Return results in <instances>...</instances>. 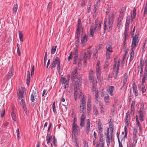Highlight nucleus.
Instances as JSON below:
<instances>
[{"label": "nucleus", "instance_id": "nucleus-53", "mask_svg": "<svg viewBox=\"0 0 147 147\" xmlns=\"http://www.w3.org/2000/svg\"><path fill=\"white\" fill-rule=\"evenodd\" d=\"M99 140L100 143H105V139L104 138H100Z\"/></svg>", "mask_w": 147, "mask_h": 147}, {"label": "nucleus", "instance_id": "nucleus-47", "mask_svg": "<svg viewBox=\"0 0 147 147\" xmlns=\"http://www.w3.org/2000/svg\"><path fill=\"white\" fill-rule=\"evenodd\" d=\"M139 35V32L138 31H137L136 32V34H135V36H133V35H132V38L134 37V38H137H137H139L138 37Z\"/></svg>", "mask_w": 147, "mask_h": 147}, {"label": "nucleus", "instance_id": "nucleus-59", "mask_svg": "<svg viewBox=\"0 0 147 147\" xmlns=\"http://www.w3.org/2000/svg\"><path fill=\"white\" fill-rule=\"evenodd\" d=\"M104 30H106L107 29V25L106 24V21H105L104 22Z\"/></svg>", "mask_w": 147, "mask_h": 147}, {"label": "nucleus", "instance_id": "nucleus-56", "mask_svg": "<svg viewBox=\"0 0 147 147\" xmlns=\"http://www.w3.org/2000/svg\"><path fill=\"white\" fill-rule=\"evenodd\" d=\"M127 80L126 79H123V86L124 87L125 86V84L126 82H127Z\"/></svg>", "mask_w": 147, "mask_h": 147}, {"label": "nucleus", "instance_id": "nucleus-60", "mask_svg": "<svg viewBox=\"0 0 147 147\" xmlns=\"http://www.w3.org/2000/svg\"><path fill=\"white\" fill-rule=\"evenodd\" d=\"M98 5H96L94 6V12L95 13L96 11L97 10V7Z\"/></svg>", "mask_w": 147, "mask_h": 147}, {"label": "nucleus", "instance_id": "nucleus-1", "mask_svg": "<svg viewBox=\"0 0 147 147\" xmlns=\"http://www.w3.org/2000/svg\"><path fill=\"white\" fill-rule=\"evenodd\" d=\"M102 22H100L99 23L98 25V20L96 19L95 21V25L94 26L92 25L90 28V37H93L94 33L98 29H100V28L101 24Z\"/></svg>", "mask_w": 147, "mask_h": 147}, {"label": "nucleus", "instance_id": "nucleus-15", "mask_svg": "<svg viewBox=\"0 0 147 147\" xmlns=\"http://www.w3.org/2000/svg\"><path fill=\"white\" fill-rule=\"evenodd\" d=\"M60 62V61L58 57H57L55 58L54 60L51 64V69H52L53 68H54L55 67L56 65L59 63Z\"/></svg>", "mask_w": 147, "mask_h": 147}, {"label": "nucleus", "instance_id": "nucleus-36", "mask_svg": "<svg viewBox=\"0 0 147 147\" xmlns=\"http://www.w3.org/2000/svg\"><path fill=\"white\" fill-rule=\"evenodd\" d=\"M136 16V10L134 8L133 10L132 15H131V21H133V19H134Z\"/></svg>", "mask_w": 147, "mask_h": 147}, {"label": "nucleus", "instance_id": "nucleus-6", "mask_svg": "<svg viewBox=\"0 0 147 147\" xmlns=\"http://www.w3.org/2000/svg\"><path fill=\"white\" fill-rule=\"evenodd\" d=\"M106 48L107 50L106 53V58L107 59H109L110 58V55L112 52V48L110 45H107Z\"/></svg>", "mask_w": 147, "mask_h": 147}, {"label": "nucleus", "instance_id": "nucleus-13", "mask_svg": "<svg viewBox=\"0 0 147 147\" xmlns=\"http://www.w3.org/2000/svg\"><path fill=\"white\" fill-rule=\"evenodd\" d=\"M89 80L91 83H93L95 81H96L95 80H94V74H93V71L91 69L89 71Z\"/></svg>", "mask_w": 147, "mask_h": 147}, {"label": "nucleus", "instance_id": "nucleus-7", "mask_svg": "<svg viewBox=\"0 0 147 147\" xmlns=\"http://www.w3.org/2000/svg\"><path fill=\"white\" fill-rule=\"evenodd\" d=\"M90 48H89L87 51V53H85L83 55V58L84 59V63L87 62L86 61L87 59H89L91 57V54L90 51Z\"/></svg>", "mask_w": 147, "mask_h": 147}, {"label": "nucleus", "instance_id": "nucleus-3", "mask_svg": "<svg viewBox=\"0 0 147 147\" xmlns=\"http://www.w3.org/2000/svg\"><path fill=\"white\" fill-rule=\"evenodd\" d=\"M114 15L112 13H110L109 16L108 18V26L109 28V30L112 28L113 22V19Z\"/></svg>", "mask_w": 147, "mask_h": 147}, {"label": "nucleus", "instance_id": "nucleus-51", "mask_svg": "<svg viewBox=\"0 0 147 147\" xmlns=\"http://www.w3.org/2000/svg\"><path fill=\"white\" fill-rule=\"evenodd\" d=\"M141 91L143 93L145 92H146L145 88V86L143 85L142 87Z\"/></svg>", "mask_w": 147, "mask_h": 147}, {"label": "nucleus", "instance_id": "nucleus-54", "mask_svg": "<svg viewBox=\"0 0 147 147\" xmlns=\"http://www.w3.org/2000/svg\"><path fill=\"white\" fill-rule=\"evenodd\" d=\"M77 37L78 38H79L80 34V30H77Z\"/></svg>", "mask_w": 147, "mask_h": 147}, {"label": "nucleus", "instance_id": "nucleus-33", "mask_svg": "<svg viewBox=\"0 0 147 147\" xmlns=\"http://www.w3.org/2000/svg\"><path fill=\"white\" fill-rule=\"evenodd\" d=\"M52 138L51 136H48L47 139V144L49 145V144H50L51 147H53V144L51 142V141Z\"/></svg>", "mask_w": 147, "mask_h": 147}, {"label": "nucleus", "instance_id": "nucleus-19", "mask_svg": "<svg viewBox=\"0 0 147 147\" xmlns=\"http://www.w3.org/2000/svg\"><path fill=\"white\" fill-rule=\"evenodd\" d=\"M91 106V99L90 97L88 99L87 102V112H90Z\"/></svg>", "mask_w": 147, "mask_h": 147}, {"label": "nucleus", "instance_id": "nucleus-37", "mask_svg": "<svg viewBox=\"0 0 147 147\" xmlns=\"http://www.w3.org/2000/svg\"><path fill=\"white\" fill-rule=\"evenodd\" d=\"M11 116L12 119L14 121H16V116L15 112L14 111V110H12V112L11 113Z\"/></svg>", "mask_w": 147, "mask_h": 147}, {"label": "nucleus", "instance_id": "nucleus-55", "mask_svg": "<svg viewBox=\"0 0 147 147\" xmlns=\"http://www.w3.org/2000/svg\"><path fill=\"white\" fill-rule=\"evenodd\" d=\"M25 113L26 115H27L28 114V111L27 110V108L26 107V106L24 107H23Z\"/></svg>", "mask_w": 147, "mask_h": 147}, {"label": "nucleus", "instance_id": "nucleus-28", "mask_svg": "<svg viewBox=\"0 0 147 147\" xmlns=\"http://www.w3.org/2000/svg\"><path fill=\"white\" fill-rule=\"evenodd\" d=\"M98 104L100 106V113L101 114H104V111L103 109V104L101 102H99Z\"/></svg>", "mask_w": 147, "mask_h": 147}, {"label": "nucleus", "instance_id": "nucleus-23", "mask_svg": "<svg viewBox=\"0 0 147 147\" xmlns=\"http://www.w3.org/2000/svg\"><path fill=\"white\" fill-rule=\"evenodd\" d=\"M98 128L99 132H102L103 131V128L102 127V125L101 123L100 122V121H98Z\"/></svg>", "mask_w": 147, "mask_h": 147}, {"label": "nucleus", "instance_id": "nucleus-38", "mask_svg": "<svg viewBox=\"0 0 147 147\" xmlns=\"http://www.w3.org/2000/svg\"><path fill=\"white\" fill-rule=\"evenodd\" d=\"M93 112L94 115L96 116H97L99 115V113L98 112L96 107H93Z\"/></svg>", "mask_w": 147, "mask_h": 147}, {"label": "nucleus", "instance_id": "nucleus-63", "mask_svg": "<svg viewBox=\"0 0 147 147\" xmlns=\"http://www.w3.org/2000/svg\"><path fill=\"white\" fill-rule=\"evenodd\" d=\"M57 142V140L55 138V137H54V140L53 143L54 145L55 146H56V144Z\"/></svg>", "mask_w": 147, "mask_h": 147}, {"label": "nucleus", "instance_id": "nucleus-43", "mask_svg": "<svg viewBox=\"0 0 147 147\" xmlns=\"http://www.w3.org/2000/svg\"><path fill=\"white\" fill-rule=\"evenodd\" d=\"M82 28V26L80 21H79L78 23V28L77 30H80Z\"/></svg>", "mask_w": 147, "mask_h": 147}, {"label": "nucleus", "instance_id": "nucleus-29", "mask_svg": "<svg viewBox=\"0 0 147 147\" xmlns=\"http://www.w3.org/2000/svg\"><path fill=\"white\" fill-rule=\"evenodd\" d=\"M138 114L139 117H140V120L141 122L144 121V115L143 113L141 111H138Z\"/></svg>", "mask_w": 147, "mask_h": 147}, {"label": "nucleus", "instance_id": "nucleus-8", "mask_svg": "<svg viewBox=\"0 0 147 147\" xmlns=\"http://www.w3.org/2000/svg\"><path fill=\"white\" fill-rule=\"evenodd\" d=\"M119 61L118 62L117 64V62L116 61L115 59L114 63L113 66V70L114 71H115V78H116L118 72L119 67Z\"/></svg>", "mask_w": 147, "mask_h": 147}, {"label": "nucleus", "instance_id": "nucleus-49", "mask_svg": "<svg viewBox=\"0 0 147 147\" xmlns=\"http://www.w3.org/2000/svg\"><path fill=\"white\" fill-rule=\"evenodd\" d=\"M20 103L21 105H22L23 107L26 106L25 103L23 99H22L20 102Z\"/></svg>", "mask_w": 147, "mask_h": 147}, {"label": "nucleus", "instance_id": "nucleus-21", "mask_svg": "<svg viewBox=\"0 0 147 147\" xmlns=\"http://www.w3.org/2000/svg\"><path fill=\"white\" fill-rule=\"evenodd\" d=\"M36 90L35 89V90H32V92L31 96L30 98L31 101L32 102H34V97H36Z\"/></svg>", "mask_w": 147, "mask_h": 147}, {"label": "nucleus", "instance_id": "nucleus-9", "mask_svg": "<svg viewBox=\"0 0 147 147\" xmlns=\"http://www.w3.org/2000/svg\"><path fill=\"white\" fill-rule=\"evenodd\" d=\"M18 91L19 92H18V94L19 99H21L22 98H23L24 95L26 96V89L25 88H24L22 91L18 90Z\"/></svg>", "mask_w": 147, "mask_h": 147}, {"label": "nucleus", "instance_id": "nucleus-62", "mask_svg": "<svg viewBox=\"0 0 147 147\" xmlns=\"http://www.w3.org/2000/svg\"><path fill=\"white\" fill-rule=\"evenodd\" d=\"M73 56L71 54L68 57L67 61H69L70 59H72Z\"/></svg>", "mask_w": 147, "mask_h": 147}, {"label": "nucleus", "instance_id": "nucleus-41", "mask_svg": "<svg viewBox=\"0 0 147 147\" xmlns=\"http://www.w3.org/2000/svg\"><path fill=\"white\" fill-rule=\"evenodd\" d=\"M97 52V50L96 49L94 51L93 56L94 59H97L98 55Z\"/></svg>", "mask_w": 147, "mask_h": 147}, {"label": "nucleus", "instance_id": "nucleus-40", "mask_svg": "<svg viewBox=\"0 0 147 147\" xmlns=\"http://www.w3.org/2000/svg\"><path fill=\"white\" fill-rule=\"evenodd\" d=\"M147 14V1H146L145 7L144 10L143 16L145 17Z\"/></svg>", "mask_w": 147, "mask_h": 147}, {"label": "nucleus", "instance_id": "nucleus-20", "mask_svg": "<svg viewBox=\"0 0 147 147\" xmlns=\"http://www.w3.org/2000/svg\"><path fill=\"white\" fill-rule=\"evenodd\" d=\"M77 69L76 68L74 70V71L72 72L71 79L73 81H74V80L77 77Z\"/></svg>", "mask_w": 147, "mask_h": 147}, {"label": "nucleus", "instance_id": "nucleus-10", "mask_svg": "<svg viewBox=\"0 0 147 147\" xmlns=\"http://www.w3.org/2000/svg\"><path fill=\"white\" fill-rule=\"evenodd\" d=\"M88 40L87 36L86 34H82L81 39V44L82 47H85L86 45V43L87 42Z\"/></svg>", "mask_w": 147, "mask_h": 147}, {"label": "nucleus", "instance_id": "nucleus-32", "mask_svg": "<svg viewBox=\"0 0 147 147\" xmlns=\"http://www.w3.org/2000/svg\"><path fill=\"white\" fill-rule=\"evenodd\" d=\"M18 8V5L17 4H14L13 8V15H15L16 14Z\"/></svg>", "mask_w": 147, "mask_h": 147}, {"label": "nucleus", "instance_id": "nucleus-46", "mask_svg": "<svg viewBox=\"0 0 147 147\" xmlns=\"http://www.w3.org/2000/svg\"><path fill=\"white\" fill-rule=\"evenodd\" d=\"M72 139L73 141L74 142H77V140L76 138V134H74V135H72Z\"/></svg>", "mask_w": 147, "mask_h": 147}, {"label": "nucleus", "instance_id": "nucleus-27", "mask_svg": "<svg viewBox=\"0 0 147 147\" xmlns=\"http://www.w3.org/2000/svg\"><path fill=\"white\" fill-rule=\"evenodd\" d=\"M112 133H110V136L107 137V145H108L110 144V141H112Z\"/></svg>", "mask_w": 147, "mask_h": 147}, {"label": "nucleus", "instance_id": "nucleus-58", "mask_svg": "<svg viewBox=\"0 0 147 147\" xmlns=\"http://www.w3.org/2000/svg\"><path fill=\"white\" fill-rule=\"evenodd\" d=\"M102 132H99V136L100 138H103V135L102 134Z\"/></svg>", "mask_w": 147, "mask_h": 147}, {"label": "nucleus", "instance_id": "nucleus-2", "mask_svg": "<svg viewBox=\"0 0 147 147\" xmlns=\"http://www.w3.org/2000/svg\"><path fill=\"white\" fill-rule=\"evenodd\" d=\"M86 99H85L84 97L83 96V98L82 99L81 101V103L80 104V112L81 113H82L85 112L86 111Z\"/></svg>", "mask_w": 147, "mask_h": 147}, {"label": "nucleus", "instance_id": "nucleus-64", "mask_svg": "<svg viewBox=\"0 0 147 147\" xmlns=\"http://www.w3.org/2000/svg\"><path fill=\"white\" fill-rule=\"evenodd\" d=\"M74 98H76V97H77V88H76V90L75 91L74 93Z\"/></svg>", "mask_w": 147, "mask_h": 147}, {"label": "nucleus", "instance_id": "nucleus-17", "mask_svg": "<svg viewBox=\"0 0 147 147\" xmlns=\"http://www.w3.org/2000/svg\"><path fill=\"white\" fill-rule=\"evenodd\" d=\"M86 116L84 112L82 114L81 117L80 118V125L81 127H82L84 126V119L85 118Z\"/></svg>", "mask_w": 147, "mask_h": 147}, {"label": "nucleus", "instance_id": "nucleus-22", "mask_svg": "<svg viewBox=\"0 0 147 147\" xmlns=\"http://www.w3.org/2000/svg\"><path fill=\"white\" fill-rule=\"evenodd\" d=\"M90 122L89 119H87L86 120V132L88 134L90 128Z\"/></svg>", "mask_w": 147, "mask_h": 147}, {"label": "nucleus", "instance_id": "nucleus-50", "mask_svg": "<svg viewBox=\"0 0 147 147\" xmlns=\"http://www.w3.org/2000/svg\"><path fill=\"white\" fill-rule=\"evenodd\" d=\"M126 57V54H124L123 55V57L122 60L121 61V63H123L124 62L125 59Z\"/></svg>", "mask_w": 147, "mask_h": 147}, {"label": "nucleus", "instance_id": "nucleus-16", "mask_svg": "<svg viewBox=\"0 0 147 147\" xmlns=\"http://www.w3.org/2000/svg\"><path fill=\"white\" fill-rule=\"evenodd\" d=\"M133 142L136 144L137 140V132L136 129H134L133 131Z\"/></svg>", "mask_w": 147, "mask_h": 147}, {"label": "nucleus", "instance_id": "nucleus-4", "mask_svg": "<svg viewBox=\"0 0 147 147\" xmlns=\"http://www.w3.org/2000/svg\"><path fill=\"white\" fill-rule=\"evenodd\" d=\"M100 61L98 60L96 66V73L97 78L98 79L100 78L101 74V69L100 68Z\"/></svg>", "mask_w": 147, "mask_h": 147}, {"label": "nucleus", "instance_id": "nucleus-11", "mask_svg": "<svg viewBox=\"0 0 147 147\" xmlns=\"http://www.w3.org/2000/svg\"><path fill=\"white\" fill-rule=\"evenodd\" d=\"M79 130V127L75 123V121H74L72 125V133L74 134H76L78 133Z\"/></svg>", "mask_w": 147, "mask_h": 147}, {"label": "nucleus", "instance_id": "nucleus-12", "mask_svg": "<svg viewBox=\"0 0 147 147\" xmlns=\"http://www.w3.org/2000/svg\"><path fill=\"white\" fill-rule=\"evenodd\" d=\"M132 88L133 92L135 96H137L138 95V91L137 87L136 84L135 82H133L132 84Z\"/></svg>", "mask_w": 147, "mask_h": 147}, {"label": "nucleus", "instance_id": "nucleus-39", "mask_svg": "<svg viewBox=\"0 0 147 147\" xmlns=\"http://www.w3.org/2000/svg\"><path fill=\"white\" fill-rule=\"evenodd\" d=\"M27 84L29 86L30 81V74H27Z\"/></svg>", "mask_w": 147, "mask_h": 147}, {"label": "nucleus", "instance_id": "nucleus-24", "mask_svg": "<svg viewBox=\"0 0 147 147\" xmlns=\"http://www.w3.org/2000/svg\"><path fill=\"white\" fill-rule=\"evenodd\" d=\"M109 97V96L108 94H107L105 96L104 98V100L105 102V103L107 105H108L110 103Z\"/></svg>", "mask_w": 147, "mask_h": 147}, {"label": "nucleus", "instance_id": "nucleus-5", "mask_svg": "<svg viewBox=\"0 0 147 147\" xmlns=\"http://www.w3.org/2000/svg\"><path fill=\"white\" fill-rule=\"evenodd\" d=\"M132 41L131 45V49L134 50L136 47L138 46V44L139 41V38H132Z\"/></svg>", "mask_w": 147, "mask_h": 147}, {"label": "nucleus", "instance_id": "nucleus-14", "mask_svg": "<svg viewBox=\"0 0 147 147\" xmlns=\"http://www.w3.org/2000/svg\"><path fill=\"white\" fill-rule=\"evenodd\" d=\"M114 90L115 88L114 86H110L108 87L107 91L110 96H112L114 95L113 91Z\"/></svg>", "mask_w": 147, "mask_h": 147}, {"label": "nucleus", "instance_id": "nucleus-31", "mask_svg": "<svg viewBox=\"0 0 147 147\" xmlns=\"http://www.w3.org/2000/svg\"><path fill=\"white\" fill-rule=\"evenodd\" d=\"M92 90L93 92L96 91V87L97 85V82L95 81L94 82L92 83Z\"/></svg>", "mask_w": 147, "mask_h": 147}, {"label": "nucleus", "instance_id": "nucleus-48", "mask_svg": "<svg viewBox=\"0 0 147 147\" xmlns=\"http://www.w3.org/2000/svg\"><path fill=\"white\" fill-rule=\"evenodd\" d=\"M109 127L110 130L111 131V133H112L113 132V126L112 124H110L109 125Z\"/></svg>", "mask_w": 147, "mask_h": 147}, {"label": "nucleus", "instance_id": "nucleus-57", "mask_svg": "<svg viewBox=\"0 0 147 147\" xmlns=\"http://www.w3.org/2000/svg\"><path fill=\"white\" fill-rule=\"evenodd\" d=\"M17 53L19 56L21 55V53L19 47H18L17 49Z\"/></svg>", "mask_w": 147, "mask_h": 147}, {"label": "nucleus", "instance_id": "nucleus-61", "mask_svg": "<svg viewBox=\"0 0 147 147\" xmlns=\"http://www.w3.org/2000/svg\"><path fill=\"white\" fill-rule=\"evenodd\" d=\"M93 136L94 137V140H95L96 138V136H97V134L96 132H95V131L94 132V134H93Z\"/></svg>", "mask_w": 147, "mask_h": 147}, {"label": "nucleus", "instance_id": "nucleus-45", "mask_svg": "<svg viewBox=\"0 0 147 147\" xmlns=\"http://www.w3.org/2000/svg\"><path fill=\"white\" fill-rule=\"evenodd\" d=\"M57 71L58 72H59L61 70V65L60 63H59L57 65Z\"/></svg>", "mask_w": 147, "mask_h": 147}, {"label": "nucleus", "instance_id": "nucleus-35", "mask_svg": "<svg viewBox=\"0 0 147 147\" xmlns=\"http://www.w3.org/2000/svg\"><path fill=\"white\" fill-rule=\"evenodd\" d=\"M18 33L20 40L21 42H23V34L22 32L20 31H19Z\"/></svg>", "mask_w": 147, "mask_h": 147}, {"label": "nucleus", "instance_id": "nucleus-42", "mask_svg": "<svg viewBox=\"0 0 147 147\" xmlns=\"http://www.w3.org/2000/svg\"><path fill=\"white\" fill-rule=\"evenodd\" d=\"M1 113V117L2 118L5 115V110L4 109H3L0 111Z\"/></svg>", "mask_w": 147, "mask_h": 147}, {"label": "nucleus", "instance_id": "nucleus-44", "mask_svg": "<svg viewBox=\"0 0 147 147\" xmlns=\"http://www.w3.org/2000/svg\"><path fill=\"white\" fill-rule=\"evenodd\" d=\"M129 18L127 16L126 21V26L128 27L129 24Z\"/></svg>", "mask_w": 147, "mask_h": 147}, {"label": "nucleus", "instance_id": "nucleus-18", "mask_svg": "<svg viewBox=\"0 0 147 147\" xmlns=\"http://www.w3.org/2000/svg\"><path fill=\"white\" fill-rule=\"evenodd\" d=\"M129 113L128 111L126 114L125 117V124L127 126H128L129 124L130 121L129 120Z\"/></svg>", "mask_w": 147, "mask_h": 147}, {"label": "nucleus", "instance_id": "nucleus-52", "mask_svg": "<svg viewBox=\"0 0 147 147\" xmlns=\"http://www.w3.org/2000/svg\"><path fill=\"white\" fill-rule=\"evenodd\" d=\"M109 128H108L107 129V133L105 134L107 137L110 136V134H109Z\"/></svg>", "mask_w": 147, "mask_h": 147}, {"label": "nucleus", "instance_id": "nucleus-26", "mask_svg": "<svg viewBox=\"0 0 147 147\" xmlns=\"http://www.w3.org/2000/svg\"><path fill=\"white\" fill-rule=\"evenodd\" d=\"M98 91L96 92V94L95 95V102L96 104H98L99 102H100L99 101V96L98 95Z\"/></svg>", "mask_w": 147, "mask_h": 147}, {"label": "nucleus", "instance_id": "nucleus-34", "mask_svg": "<svg viewBox=\"0 0 147 147\" xmlns=\"http://www.w3.org/2000/svg\"><path fill=\"white\" fill-rule=\"evenodd\" d=\"M57 48V46H53L52 47L51 50V54H54L55 53Z\"/></svg>", "mask_w": 147, "mask_h": 147}, {"label": "nucleus", "instance_id": "nucleus-30", "mask_svg": "<svg viewBox=\"0 0 147 147\" xmlns=\"http://www.w3.org/2000/svg\"><path fill=\"white\" fill-rule=\"evenodd\" d=\"M134 50L131 49L130 53V57L129 62H131L134 58Z\"/></svg>", "mask_w": 147, "mask_h": 147}, {"label": "nucleus", "instance_id": "nucleus-25", "mask_svg": "<svg viewBox=\"0 0 147 147\" xmlns=\"http://www.w3.org/2000/svg\"><path fill=\"white\" fill-rule=\"evenodd\" d=\"M60 81L62 84H65L67 85H69V82L65 78L63 77H61Z\"/></svg>", "mask_w": 147, "mask_h": 147}]
</instances>
